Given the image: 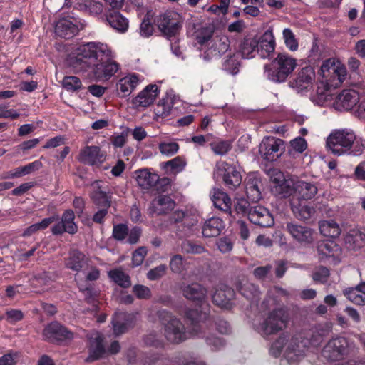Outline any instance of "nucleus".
I'll return each mask as SVG.
<instances>
[{
    "mask_svg": "<svg viewBox=\"0 0 365 365\" xmlns=\"http://www.w3.org/2000/svg\"><path fill=\"white\" fill-rule=\"evenodd\" d=\"M234 296V292L232 289L222 286L217 289L212 295L213 302L218 306L230 309L231 307V299Z\"/></svg>",
    "mask_w": 365,
    "mask_h": 365,
    "instance_id": "nucleus-28",
    "label": "nucleus"
},
{
    "mask_svg": "<svg viewBox=\"0 0 365 365\" xmlns=\"http://www.w3.org/2000/svg\"><path fill=\"white\" fill-rule=\"evenodd\" d=\"M214 29L212 26L206 25L196 29L194 34L196 44L204 51L209 48L212 43Z\"/></svg>",
    "mask_w": 365,
    "mask_h": 365,
    "instance_id": "nucleus-22",
    "label": "nucleus"
},
{
    "mask_svg": "<svg viewBox=\"0 0 365 365\" xmlns=\"http://www.w3.org/2000/svg\"><path fill=\"white\" fill-rule=\"evenodd\" d=\"M74 212L71 210H66L61 219V222L66 228V232L70 234H73L77 231V226L74 222Z\"/></svg>",
    "mask_w": 365,
    "mask_h": 365,
    "instance_id": "nucleus-46",
    "label": "nucleus"
},
{
    "mask_svg": "<svg viewBox=\"0 0 365 365\" xmlns=\"http://www.w3.org/2000/svg\"><path fill=\"white\" fill-rule=\"evenodd\" d=\"M284 149L283 140L269 136L262 139L259 145V153L262 158L269 162L277 160Z\"/></svg>",
    "mask_w": 365,
    "mask_h": 365,
    "instance_id": "nucleus-9",
    "label": "nucleus"
},
{
    "mask_svg": "<svg viewBox=\"0 0 365 365\" xmlns=\"http://www.w3.org/2000/svg\"><path fill=\"white\" fill-rule=\"evenodd\" d=\"M351 345L344 337H336L326 344L322 350V356L329 361L341 359L349 354Z\"/></svg>",
    "mask_w": 365,
    "mask_h": 365,
    "instance_id": "nucleus-10",
    "label": "nucleus"
},
{
    "mask_svg": "<svg viewBox=\"0 0 365 365\" xmlns=\"http://www.w3.org/2000/svg\"><path fill=\"white\" fill-rule=\"evenodd\" d=\"M275 48L274 38L271 31H266L258 39L257 54L262 58H269Z\"/></svg>",
    "mask_w": 365,
    "mask_h": 365,
    "instance_id": "nucleus-23",
    "label": "nucleus"
},
{
    "mask_svg": "<svg viewBox=\"0 0 365 365\" xmlns=\"http://www.w3.org/2000/svg\"><path fill=\"white\" fill-rule=\"evenodd\" d=\"M62 84L68 91H76L82 88V82L78 77L66 76L63 78Z\"/></svg>",
    "mask_w": 365,
    "mask_h": 365,
    "instance_id": "nucleus-49",
    "label": "nucleus"
},
{
    "mask_svg": "<svg viewBox=\"0 0 365 365\" xmlns=\"http://www.w3.org/2000/svg\"><path fill=\"white\" fill-rule=\"evenodd\" d=\"M108 275L113 281L121 287H128L130 285L128 275L120 269L110 271Z\"/></svg>",
    "mask_w": 365,
    "mask_h": 365,
    "instance_id": "nucleus-47",
    "label": "nucleus"
},
{
    "mask_svg": "<svg viewBox=\"0 0 365 365\" xmlns=\"http://www.w3.org/2000/svg\"><path fill=\"white\" fill-rule=\"evenodd\" d=\"M143 77L132 73L120 78L115 83V92L119 98L129 96L142 83Z\"/></svg>",
    "mask_w": 365,
    "mask_h": 365,
    "instance_id": "nucleus-15",
    "label": "nucleus"
},
{
    "mask_svg": "<svg viewBox=\"0 0 365 365\" xmlns=\"http://www.w3.org/2000/svg\"><path fill=\"white\" fill-rule=\"evenodd\" d=\"M23 313L20 310L11 309L6 312V319L11 323H14L23 319Z\"/></svg>",
    "mask_w": 365,
    "mask_h": 365,
    "instance_id": "nucleus-64",
    "label": "nucleus"
},
{
    "mask_svg": "<svg viewBox=\"0 0 365 365\" xmlns=\"http://www.w3.org/2000/svg\"><path fill=\"white\" fill-rule=\"evenodd\" d=\"M345 244L349 250H356L365 244V233L359 230H351L346 236Z\"/></svg>",
    "mask_w": 365,
    "mask_h": 365,
    "instance_id": "nucleus-37",
    "label": "nucleus"
},
{
    "mask_svg": "<svg viewBox=\"0 0 365 365\" xmlns=\"http://www.w3.org/2000/svg\"><path fill=\"white\" fill-rule=\"evenodd\" d=\"M105 338L100 334L95 333L91 338L90 355L88 358V361H93L105 356L107 352L105 344ZM120 350V345L118 341H113L108 352L110 354H116Z\"/></svg>",
    "mask_w": 365,
    "mask_h": 365,
    "instance_id": "nucleus-13",
    "label": "nucleus"
},
{
    "mask_svg": "<svg viewBox=\"0 0 365 365\" xmlns=\"http://www.w3.org/2000/svg\"><path fill=\"white\" fill-rule=\"evenodd\" d=\"M158 315L165 327V335L168 341L178 344L189 336L180 321L169 312L161 310L158 312Z\"/></svg>",
    "mask_w": 365,
    "mask_h": 365,
    "instance_id": "nucleus-7",
    "label": "nucleus"
},
{
    "mask_svg": "<svg viewBox=\"0 0 365 365\" xmlns=\"http://www.w3.org/2000/svg\"><path fill=\"white\" fill-rule=\"evenodd\" d=\"M240 291L243 296L252 301L255 300L259 294L257 287L249 282H246L245 284H243L240 287Z\"/></svg>",
    "mask_w": 365,
    "mask_h": 365,
    "instance_id": "nucleus-50",
    "label": "nucleus"
},
{
    "mask_svg": "<svg viewBox=\"0 0 365 365\" xmlns=\"http://www.w3.org/2000/svg\"><path fill=\"white\" fill-rule=\"evenodd\" d=\"M287 230L294 240L300 243L309 244L314 240L313 230L297 222L287 224Z\"/></svg>",
    "mask_w": 365,
    "mask_h": 365,
    "instance_id": "nucleus-19",
    "label": "nucleus"
},
{
    "mask_svg": "<svg viewBox=\"0 0 365 365\" xmlns=\"http://www.w3.org/2000/svg\"><path fill=\"white\" fill-rule=\"evenodd\" d=\"M179 149V145L175 142H163L159 145L160 152L166 156H171L175 154Z\"/></svg>",
    "mask_w": 365,
    "mask_h": 365,
    "instance_id": "nucleus-53",
    "label": "nucleus"
},
{
    "mask_svg": "<svg viewBox=\"0 0 365 365\" xmlns=\"http://www.w3.org/2000/svg\"><path fill=\"white\" fill-rule=\"evenodd\" d=\"M290 145L294 150L298 153H302L307 147L306 140L301 137H297L292 140L290 142Z\"/></svg>",
    "mask_w": 365,
    "mask_h": 365,
    "instance_id": "nucleus-60",
    "label": "nucleus"
},
{
    "mask_svg": "<svg viewBox=\"0 0 365 365\" xmlns=\"http://www.w3.org/2000/svg\"><path fill=\"white\" fill-rule=\"evenodd\" d=\"M65 264L67 268L73 272H79L81 269L85 270L88 267V259L83 253L73 251L66 260Z\"/></svg>",
    "mask_w": 365,
    "mask_h": 365,
    "instance_id": "nucleus-27",
    "label": "nucleus"
},
{
    "mask_svg": "<svg viewBox=\"0 0 365 365\" xmlns=\"http://www.w3.org/2000/svg\"><path fill=\"white\" fill-rule=\"evenodd\" d=\"M182 16L174 11H168L160 15L157 21L161 31L168 37L175 36L182 25Z\"/></svg>",
    "mask_w": 365,
    "mask_h": 365,
    "instance_id": "nucleus-11",
    "label": "nucleus"
},
{
    "mask_svg": "<svg viewBox=\"0 0 365 365\" xmlns=\"http://www.w3.org/2000/svg\"><path fill=\"white\" fill-rule=\"evenodd\" d=\"M115 53L106 43L91 41L78 46L68 56V63L78 72L98 82L107 81L120 68L113 60Z\"/></svg>",
    "mask_w": 365,
    "mask_h": 365,
    "instance_id": "nucleus-1",
    "label": "nucleus"
},
{
    "mask_svg": "<svg viewBox=\"0 0 365 365\" xmlns=\"http://www.w3.org/2000/svg\"><path fill=\"white\" fill-rule=\"evenodd\" d=\"M175 222L182 221L185 225L187 226H192L197 222V218L196 215H193L190 217V215L185 214L183 211L178 210L173 213V216Z\"/></svg>",
    "mask_w": 365,
    "mask_h": 365,
    "instance_id": "nucleus-52",
    "label": "nucleus"
},
{
    "mask_svg": "<svg viewBox=\"0 0 365 365\" xmlns=\"http://www.w3.org/2000/svg\"><path fill=\"white\" fill-rule=\"evenodd\" d=\"M176 101V97L173 93H168L156 105L154 113L157 118L168 116Z\"/></svg>",
    "mask_w": 365,
    "mask_h": 365,
    "instance_id": "nucleus-25",
    "label": "nucleus"
},
{
    "mask_svg": "<svg viewBox=\"0 0 365 365\" xmlns=\"http://www.w3.org/2000/svg\"><path fill=\"white\" fill-rule=\"evenodd\" d=\"M128 227L123 224L114 225L113 230V237L117 240H123L128 235Z\"/></svg>",
    "mask_w": 365,
    "mask_h": 365,
    "instance_id": "nucleus-58",
    "label": "nucleus"
},
{
    "mask_svg": "<svg viewBox=\"0 0 365 365\" xmlns=\"http://www.w3.org/2000/svg\"><path fill=\"white\" fill-rule=\"evenodd\" d=\"M135 178L138 185L144 189L153 187L159 180V176L148 168L136 170Z\"/></svg>",
    "mask_w": 365,
    "mask_h": 365,
    "instance_id": "nucleus-24",
    "label": "nucleus"
},
{
    "mask_svg": "<svg viewBox=\"0 0 365 365\" xmlns=\"http://www.w3.org/2000/svg\"><path fill=\"white\" fill-rule=\"evenodd\" d=\"M360 100L359 93L353 89H344L335 96L333 108L338 111L351 110Z\"/></svg>",
    "mask_w": 365,
    "mask_h": 365,
    "instance_id": "nucleus-14",
    "label": "nucleus"
},
{
    "mask_svg": "<svg viewBox=\"0 0 365 365\" xmlns=\"http://www.w3.org/2000/svg\"><path fill=\"white\" fill-rule=\"evenodd\" d=\"M212 41L209 48L200 56L205 61H210L212 58L219 57L227 52L230 48V41L225 35L217 36Z\"/></svg>",
    "mask_w": 365,
    "mask_h": 365,
    "instance_id": "nucleus-18",
    "label": "nucleus"
},
{
    "mask_svg": "<svg viewBox=\"0 0 365 365\" xmlns=\"http://www.w3.org/2000/svg\"><path fill=\"white\" fill-rule=\"evenodd\" d=\"M166 269L167 267L165 264H161L154 269H150L147 274V277L150 280H156L162 277L165 274Z\"/></svg>",
    "mask_w": 365,
    "mask_h": 365,
    "instance_id": "nucleus-59",
    "label": "nucleus"
},
{
    "mask_svg": "<svg viewBox=\"0 0 365 365\" xmlns=\"http://www.w3.org/2000/svg\"><path fill=\"white\" fill-rule=\"evenodd\" d=\"M133 318L131 314L123 312L116 313L113 319V331L115 335H119L125 331L130 326V319Z\"/></svg>",
    "mask_w": 365,
    "mask_h": 365,
    "instance_id": "nucleus-39",
    "label": "nucleus"
},
{
    "mask_svg": "<svg viewBox=\"0 0 365 365\" xmlns=\"http://www.w3.org/2000/svg\"><path fill=\"white\" fill-rule=\"evenodd\" d=\"M78 31L77 26L70 19H62L56 25V33L62 38H71Z\"/></svg>",
    "mask_w": 365,
    "mask_h": 365,
    "instance_id": "nucleus-32",
    "label": "nucleus"
},
{
    "mask_svg": "<svg viewBox=\"0 0 365 365\" xmlns=\"http://www.w3.org/2000/svg\"><path fill=\"white\" fill-rule=\"evenodd\" d=\"M245 192L247 198L252 202H257L261 199V179L258 173H250L245 181Z\"/></svg>",
    "mask_w": 365,
    "mask_h": 365,
    "instance_id": "nucleus-20",
    "label": "nucleus"
},
{
    "mask_svg": "<svg viewBox=\"0 0 365 365\" xmlns=\"http://www.w3.org/2000/svg\"><path fill=\"white\" fill-rule=\"evenodd\" d=\"M248 218L252 223L262 227H269L274 224V219L268 210L259 205L250 207Z\"/></svg>",
    "mask_w": 365,
    "mask_h": 365,
    "instance_id": "nucleus-21",
    "label": "nucleus"
},
{
    "mask_svg": "<svg viewBox=\"0 0 365 365\" xmlns=\"http://www.w3.org/2000/svg\"><path fill=\"white\" fill-rule=\"evenodd\" d=\"M225 227L223 221L219 217H211L205 221L202 227V235L205 237L218 236Z\"/></svg>",
    "mask_w": 365,
    "mask_h": 365,
    "instance_id": "nucleus-31",
    "label": "nucleus"
},
{
    "mask_svg": "<svg viewBox=\"0 0 365 365\" xmlns=\"http://www.w3.org/2000/svg\"><path fill=\"white\" fill-rule=\"evenodd\" d=\"M317 250L322 257H331L337 256L340 248L334 240H326L318 245Z\"/></svg>",
    "mask_w": 365,
    "mask_h": 365,
    "instance_id": "nucleus-42",
    "label": "nucleus"
},
{
    "mask_svg": "<svg viewBox=\"0 0 365 365\" xmlns=\"http://www.w3.org/2000/svg\"><path fill=\"white\" fill-rule=\"evenodd\" d=\"M319 228L321 234L327 237L335 238L341 233L339 225L332 220L319 222Z\"/></svg>",
    "mask_w": 365,
    "mask_h": 365,
    "instance_id": "nucleus-41",
    "label": "nucleus"
},
{
    "mask_svg": "<svg viewBox=\"0 0 365 365\" xmlns=\"http://www.w3.org/2000/svg\"><path fill=\"white\" fill-rule=\"evenodd\" d=\"M160 94V88L156 84H149L140 91L131 100L134 108H145L150 106Z\"/></svg>",
    "mask_w": 365,
    "mask_h": 365,
    "instance_id": "nucleus-16",
    "label": "nucleus"
},
{
    "mask_svg": "<svg viewBox=\"0 0 365 365\" xmlns=\"http://www.w3.org/2000/svg\"><path fill=\"white\" fill-rule=\"evenodd\" d=\"M170 267L173 272H180L183 269L182 258L180 255L174 256L170 260Z\"/></svg>",
    "mask_w": 365,
    "mask_h": 365,
    "instance_id": "nucleus-63",
    "label": "nucleus"
},
{
    "mask_svg": "<svg viewBox=\"0 0 365 365\" xmlns=\"http://www.w3.org/2000/svg\"><path fill=\"white\" fill-rule=\"evenodd\" d=\"M17 353H8L0 358V365H14L18 361Z\"/></svg>",
    "mask_w": 365,
    "mask_h": 365,
    "instance_id": "nucleus-62",
    "label": "nucleus"
},
{
    "mask_svg": "<svg viewBox=\"0 0 365 365\" xmlns=\"http://www.w3.org/2000/svg\"><path fill=\"white\" fill-rule=\"evenodd\" d=\"M215 175L222 176L225 183L230 189L235 188L242 182L241 174L236 167L222 161L216 164Z\"/></svg>",
    "mask_w": 365,
    "mask_h": 365,
    "instance_id": "nucleus-12",
    "label": "nucleus"
},
{
    "mask_svg": "<svg viewBox=\"0 0 365 365\" xmlns=\"http://www.w3.org/2000/svg\"><path fill=\"white\" fill-rule=\"evenodd\" d=\"M75 8L93 16L102 14L103 5L97 0H76Z\"/></svg>",
    "mask_w": 365,
    "mask_h": 365,
    "instance_id": "nucleus-30",
    "label": "nucleus"
},
{
    "mask_svg": "<svg viewBox=\"0 0 365 365\" xmlns=\"http://www.w3.org/2000/svg\"><path fill=\"white\" fill-rule=\"evenodd\" d=\"M223 69L232 75H236L240 71V61L236 55L229 56L222 64Z\"/></svg>",
    "mask_w": 365,
    "mask_h": 365,
    "instance_id": "nucleus-48",
    "label": "nucleus"
},
{
    "mask_svg": "<svg viewBox=\"0 0 365 365\" xmlns=\"http://www.w3.org/2000/svg\"><path fill=\"white\" fill-rule=\"evenodd\" d=\"M274 176L272 177V181L282 186L284 183V175L281 172L275 171ZM284 184L287 187L292 186L294 190V197L297 200H307L313 198L317 193L318 189L314 183L304 180L285 181Z\"/></svg>",
    "mask_w": 365,
    "mask_h": 365,
    "instance_id": "nucleus-8",
    "label": "nucleus"
},
{
    "mask_svg": "<svg viewBox=\"0 0 365 365\" xmlns=\"http://www.w3.org/2000/svg\"><path fill=\"white\" fill-rule=\"evenodd\" d=\"M319 74L322 83L331 88H337L345 81L347 72L345 66L334 59L325 61L321 66Z\"/></svg>",
    "mask_w": 365,
    "mask_h": 365,
    "instance_id": "nucleus-6",
    "label": "nucleus"
},
{
    "mask_svg": "<svg viewBox=\"0 0 365 365\" xmlns=\"http://www.w3.org/2000/svg\"><path fill=\"white\" fill-rule=\"evenodd\" d=\"M297 66V61L287 53H279L269 65L264 66V76L274 83L284 82Z\"/></svg>",
    "mask_w": 365,
    "mask_h": 365,
    "instance_id": "nucleus-5",
    "label": "nucleus"
},
{
    "mask_svg": "<svg viewBox=\"0 0 365 365\" xmlns=\"http://www.w3.org/2000/svg\"><path fill=\"white\" fill-rule=\"evenodd\" d=\"M314 77L315 73L313 68L311 66L304 67L298 73L293 83V87H295L299 91H303L312 83Z\"/></svg>",
    "mask_w": 365,
    "mask_h": 365,
    "instance_id": "nucleus-26",
    "label": "nucleus"
},
{
    "mask_svg": "<svg viewBox=\"0 0 365 365\" xmlns=\"http://www.w3.org/2000/svg\"><path fill=\"white\" fill-rule=\"evenodd\" d=\"M290 203L294 215L300 220L309 219L314 212V207L307 205L302 200H297L292 197Z\"/></svg>",
    "mask_w": 365,
    "mask_h": 365,
    "instance_id": "nucleus-34",
    "label": "nucleus"
},
{
    "mask_svg": "<svg viewBox=\"0 0 365 365\" xmlns=\"http://www.w3.org/2000/svg\"><path fill=\"white\" fill-rule=\"evenodd\" d=\"M146 254L147 249L145 247H140L137 249L133 254V266L137 267L143 263Z\"/></svg>",
    "mask_w": 365,
    "mask_h": 365,
    "instance_id": "nucleus-57",
    "label": "nucleus"
},
{
    "mask_svg": "<svg viewBox=\"0 0 365 365\" xmlns=\"http://www.w3.org/2000/svg\"><path fill=\"white\" fill-rule=\"evenodd\" d=\"M186 162L181 157H176L165 163V167H170L175 173L181 172L185 167Z\"/></svg>",
    "mask_w": 365,
    "mask_h": 365,
    "instance_id": "nucleus-54",
    "label": "nucleus"
},
{
    "mask_svg": "<svg viewBox=\"0 0 365 365\" xmlns=\"http://www.w3.org/2000/svg\"><path fill=\"white\" fill-rule=\"evenodd\" d=\"M107 157L106 151L97 145H86L79 153L78 160L83 163L100 166Z\"/></svg>",
    "mask_w": 365,
    "mask_h": 365,
    "instance_id": "nucleus-17",
    "label": "nucleus"
},
{
    "mask_svg": "<svg viewBox=\"0 0 365 365\" xmlns=\"http://www.w3.org/2000/svg\"><path fill=\"white\" fill-rule=\"evenodd\" d=\"M212 200L215 207L224 211L230 212L232 201L227 193L220 189H214L212 194Z\"/></svg>",
    "mask_w": 365,
    "mask_h": 365,
    "instance_id": "nucleus-35",
    "label": "nucleus"
},
{
    "mask_svg": "<svg viewBox=\"0 0 365 365\" xmlns=\"http://www.w3.org/2000/svg\"><path fill=\"white\" fill-rule=\"evenodd\" d=\"M344 294L351 302L358 305H365V294L361 293V289L357 286L345 289Z\"/></svg>",
    "mask_w": 365,
    "mask_h": 365,
    "instance_id": "nucleus-44",
    "label": "nucleus"
},
{
    "mask_svg": "<svg viewBox=\"0 0 365 365\" xmlns=\"http://www.w3.org/2000/svg\"><path fill=\"white\" fill-rule=\"evenodd\" d=\"M212 150L217 155H224L231 148V143L229 141H215L211 144Z\"/></svg>",
    "mask_w": 365,
    "mask_h": 365,
    "instance_id": "nucleus-56",
    "label": "nucleus"
},
{
    "mask_svg": "<svg viewBox=\"0 0 365 365\" xmlns=\"http://www.w3.org/2000/svg\"><path fill=\"white\" fill-rule=\"evenodd\" d=\"M331 88V87H328L327 86H325L323 91L318 88L317 94L313 98V102L319 106H330L333 108V103L336 95H334Z\"/></svg>",
    "mask_w": 365,
    "mask_h": 365,
    "instance_id": "nucleus-40",
    "label": "nucleus"
},
{
    "mask_svg": "<svg viewBox=\"0 0 365 365\" xmlns=\"http://www.w3.org/2000/svg\"><path fill=\"white\" fill-rule=\"evenodd\" d=\"M308 340H302V336L290 339L285 336L279 337L271 346L270 353L274 356L283 353L284 356L290 364L301 361L308 350Z\"/></svg>",
    "mask_w": 365,
    "mask_h": 365,
    "instance_id": "nucleus-3",
    "label": "nucleus"
},
{
    "mask_svg": "<svg viewBox=\"0 0 365 365\" xmlns=\"http://www.w3.org/2000/svg\"><path fill=\"white\" fill-rule=\"evenodd\" d=\"M102 182L96 181L92 185V197L94 201L99 205L104 207H109L110 205V197L107 195L106 190H102Z\"/></svg>",
    "mask_w": 365,
    "mask_h": 365,
    "instance_id": "nucleus-38",
    "label": "nucleus"
},
{
    "mask_svg": "<svg viewBox=\"0 0 365 365\" xmlns=\"http://www.w3.org/2000/svg\"><path fill=\"white\" fill-rule=\"evenodd\" d=\"M258 39L245 38L241 44L240 52L245 58H252L257 54Z\"/></svg>",
    "mask_w": 365,
    "mask_h": 365,
    "instance_id": "nucleus-43",
    "label": "nucleus"
},
{
    "mask_svg": "<svg viewBox=\"0 0 365 365\" xmlns=\"http://www.w3.org/2000/svg\"><path fill=\"white\" fill-rule=\"evenodd\" d=\"M109 25L120 33L125 32L129 26L128 20L118 11H113L106 15Z\"/></svg>",
    "mask_w": 365,
    "mask_h": 365,
    "instance_id": "nucleus-33",
    "label": "nucleus"
},
{
    "mask_svg": "<svg viewBox=\"0 0 365 365\" xmlns=\"http://www.w3.org/2000/svg\"><path fill=\"white\" fill-rule=\"evenodd\" d=\"M153 16L152 11H148L143 19L139 28V34L142 37L148 38L153 34L154 30L152 24Z\"/></svg>",
    "mask_w": 365,
    "mask_h": 365,
    "instance_id": "nucleus-45",
    "label": "nucleus"
},
{
    "mask_svg": "<svg viewBox=\"0 0 365 365\" xmlns=\"http://www.w3.org/2000/svg\"><path fill=\"white\" fill-rule=\"evenodd\" d=\"M326 145L336 155L359 156L365 151V139L357 136L351 128L335 129L328 135Z\"/></svg>",
    "mask_w": 365,
    "mask_h": 365,
    "instance_id": "nucleus-2",
    "label": "nucleus"
},
{
    "mask_svg": "<svg viewBox=\"0 0 365 365\" xmlns=\"http://www.w3.org/2000/svg\"><path fill=\"white\" fill-rule=\"evenodd\" d=\"M175 202L167 195H160L153 200L151 203V212L157 215L166 213L175 207Z\"/></svg>",
    "mask_w": 365,
    "mask_h": 365,
    "instance_id": "nucleus-29",
    "label": "nucleus"
},
{
    "mask_svg": "<svg viewBox=\"0 0 365 365\" xmlns=\"http://www.w3.org/2000/svg\"><path fill=\"white\" fill-rule=\"evenodd\" d=\"M57 331L55 336V341H61L67 339H71L73 337V334L67 329L63 327L59 324V329Z\"/></svg>",
    "mask_w": 365,
    "mask_h": 365,
    "instance_id": "nucleus-61",
    "label": "nucleus"
},
{
    "mask_svg": "<svg viewBox=\"0 0 365 365\" xmlns=\"http://www.w3.org/2000/svg\"><path fill=\"white\" fill-rule=\"evenodd\" d=\"M282 34L286 46L292 51H297L298 49V42L291 29H284Z\"/></svg>",
    "mask_w": 365,
    "mask_h": 365,
    "instance_id": "nucleus-51",
    "label": "nucleus"
},
{
    "mask_svg": "<svg viewBox=\"0 0 365 365\" xmlns=\"http://www.w3.org/2000/svg\"><path fill=\"white\" fill-rule=\"evenodd\" d=\"M263 312L267 311L266 317L259 319L254 323L255 329L260 333L269 335L274 334L286 326L287 316L282 309H277L274 299L264 302L261 306Z\"/></svg>",
    "mask_w": 365,
    "mask_h": 365,
    "instance_id": "nucleus-4",
    "label": "nucleus"
},
{
    "mask_svg": "<svg viewBox=\"0 0 365 365\" xmlns=\"http://www.w3.org/2000/svg\"><path fill=\"white\" fill-rule=\"evenodd\" d=\"M183 295L192 301L202 302L207 295V290L199 284H189L183 288Z\"/></svg>",
    "mask_w": 365,
    "mask_h": 365,
    "instance_id": "nucleus-36",
    "label": "nucleus"
},
{
    "mask_svg": "<svg viewBox=\"0 0 365 365\" xmlns=\"http://www.w3.org/2000/svg\"><path fill=\"white\" fill-rule=\"evenodd\" d=\"M59 329L58 322H52L45 327L43 331V336L45 339L51 341H55V336Z\"/></svg>",
    "mask_w": 365,
    "mask_h": 365,
    "instance_id": "nucleus-55",
    "label": "nucleus"
}]
</instances>
